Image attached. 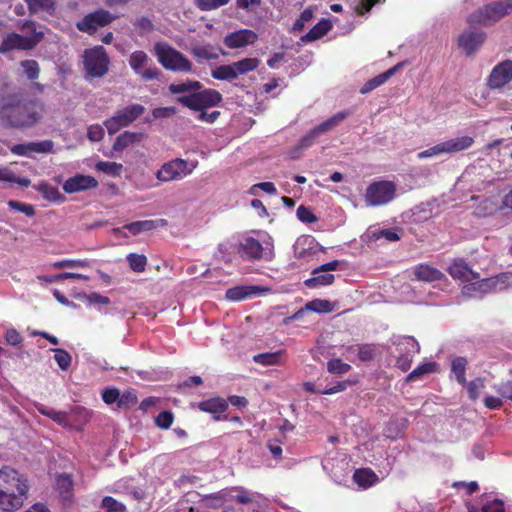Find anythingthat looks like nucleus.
<instances>
[{
	"instance_id": "1",
	"label": "nucleus",
	"mask_w": 512,
	"mask_h": 512,
	"mask_svg": "<svg viewBox=\"0 0 512 512\" xmlns=\"http://www.w3.org/2000/svg\"><path fill=\"white\" fill-rule=\"evenodd\" d=\"M43 112L42 101L28 98L22 92L0 97V120L11 127H31L40 121Z\"/></svg>"
},
{
	"instance_id": "2",
	"label": "nucleus",
	"mask_w": 512,
	"mask_h": 512,
	"mask_svg": "<svg viewBox=\"0 0 512 512\" xmlns=\"http://www.w3.org/2000/svg\"><path fill=\"white\" fill-rule=\"evenodd\" d=\"M28 479L10 466L0 468V511L15 512L28 498Z\"/></svg>"
},
{
	"instance_id": "3",
	"label": "nucleus",
	"mask_w": 512,
	"mask_h": 512,
	"mask_svg": "<svg viewBox=\"0 0 512 512\" xmlns=\"http://www.w3.org/2000/svg\"><path fill=\"white\" fill-rule=\"evenodd\" d=\"M237 252L244 260L270 262L275 258L274 240L269 235L263 241L245 236L239 241Z\"/></svg>"
},
{
	"instance_id": "4",
	"label": "nucleus",
	"mask_w": 512,
	"mask_h": 512,
	"mask_svg": "<svg viewBox=\"0 0 512 512\" xmlns=\"http://www.w3.org/2000/svg\"><path fill=\"white\" fill-rule=\"evenodd\" d=\"M23 31L31 33L29 36H22L12 32L8 34L0 43V53L5 54L12 50H32L44 37L43 32L36 31V25L33 21H25L21 27Z\"/></svg>"
},
{
	"instance_id": "5",
	"label": "nucleus",
	"mask_w": 512,
	"mask_h": 512,
	"mask_svg": "<svg viewBox=\"0 0 512 512\" xmlns=\"http://www.w3.org/2000/svg\"><path fill=\"white\" fill-rule=\"evenodd\" d=\"M512 13V0H499L488 3L473 13L467 19L470 25L487 26L494 24Z\"/></svg>"
},
{
	"instance_id": "6",
	"label": "nucleus",
	"mask_w": 512,
	"mask_h": 512,
	"mask_svg": "<svg viewBox=\"0 0 512 512\" xmlns=\"http://www.w3.org/2000/svg\"><path fill=\"white\" fill-rule=\"evenodd\" d=\"M158 62L166 69L175 72L192 71L190 60L167 43H156L154 46Z\"/></svg>"
},
{
	"instance_id": "7",
	"label": "nucleus",
	"mask_w": 512,
	"mask_h": 512,
	"mask_svg": "<svg viewBox=\"0 0 512 512\" xmlns=\"http://www.w3.org/2000/svg\"><path fill=\"white\" fill-rule=\"evenodd\" d=\"M83 65L87 77L102 78L109 71L110 58L103 46H94L84 51Z\"/></svg>"
},
{
	"instance_id": "8",
	"label": "nucleus",
	"mask_w": 512,
	"mask_h": 512,
	"mask_svg": "<svg viewBox=\"0 0 512 512\" xmlns=\"http://www.w3.org/2000/svg\"><path fill=\"white\" fill-rule=\"evenodd\" d=\"M222 95L215 89L207 88L195 93L177 97V102L193 111H202L209 107L218 106L222 102Z\"/></svg>"
},
{
	"instance_id": "9",
	"label": "nucleus",
	"mask_w": 512,
	"mask_h": 512,
	"mask_svg": "<svg viewBox=\"0 0 512 512\" xmlns=\"http://www.w3.org/2000/svg\"><path fill=\"white\" fill-rule=\"evenodd\" d=\"M396 195V184L393 181H374L366 189L364 200L367 206H382L391 202Z\"/></svg>"
},
{
	"instance_id": "10",
	"label": "nucleus",
	"mask_w": 512,
	"mask_h": 512,
	"mask_svg": "<svg viewBox=\"0 0 512 512\" xmlns=\"http://www.w3.org/2000/svg\"><path fill=\"white\" fill-rule=\"evenodd\" d=\"M145 111L144 106L140 104H132L117 111L115 115L106 119L104 125L110 135L116 134L123 127L129 126Z\"/></svg>"
},
{
	"instance_id": "11",
	"label": "nucleus",
	"mask_w": 512,
	"mask_h": 512,
	"mask_svg": "<svg viewBox=\"0 0 512 512\" xmlns=\"http://www.w3.org/2000/svg\"><path fill=\"white\" fill-rule=\"evenodd\" d=\"M117 18V15H112L108 10L98 9L85 15L77 22L76 27L81 32L93 35L98 28L108 26Z\"/></svg>"
},
{
	"instance_id": "12",
	"label": "nucleus",
	"mask_w": 512,
	"mask_h": 512,
	"mask_svg": "<svg viewBox=\"0 0 512 512\" xmlns=\"http://www.w3.org/2000/svg\"><path fill=\"white\" fill-rule=\"evenodd\" d=\"M192 169L188 168V162L181 158H176L164 163L157 171L156 177L161 182L180 180L189 175Z\"/></svg>"
},
{
	"instance_id": "13",
	"label": "nucleus",
	"mask_w": 512,
	"mask_h": 512,
	"mask_svg": "<svg viewBox=\"0 0 512 512\" xmlns=\"http://www.w3.org/2000/svg\"><path fill=\"white\" fill-rule=\"evenodd\" d=\"M207 498L221 501L222 506L231 501H236L242 505H247L254 501L253 493L241 486L224 488L218 492L207 495Z\"/></svg>"
},
{
	"instance_id": "14",
	"label": "nucleus",
	"mask_w": 512,
	"mask_h": 512,
	"mask_svg": "<svg viewBox=\"0 0 512 512\" xmlns=\"http://www.w3.org/2000/svg\"><path fill=\"white\" fill-rule=\"evenodd\" d=\"M149 61L150 59L148 55L142 50L134 51L129 57V65L131 69L135 73L139 74L145 81L158 79L161 75V71L156 66L148 67L142 70Z\"/></svg>"
},
{
	"instance_id": "15",
	"label": "nucleus",
	"mask_w": 512,
	"mask_h": 512,
	"mask_svg": "<svg viewBox=\"0 0 512 512\" xmlns=\"http://www.w3.org/2000/svg\"><path fill=\"white\" fill-rule=\"evenodd\" d=\"M512 81V60L498 63L490 72L486 85L490 89H500Z\"/></svg>"
},
{
	"instance_id": "16",
	"label": "nucleus",
	"mask_w": 512,
	"mask_h": 512,
	"mask_svg": "<svg viewBox=\"0 0 512 512\" xmlns=\"http://www.w3.org/2000/svg\"><path fill=\"white\" fill-rule=\"evenodd\" d=\"M486 34L483 31L465 30L458 39V45L470 56L484 43Z\"/></svg>"
},
{
	"instance_id": "17",
	"label": "nucleus",
	"mask_w": 512,
	"mask_h": 512,
	"mask_svg": "<svg viewBox=\"0 0 512 512\" xmlns=\"http://www.w3.org/2000/svg\"><path fill=\"white\" fill-rule=\"evenodd\" d=\"M447 271L453 279L462 282H472L480 278V274L472 270L468 263L461 258L453 260Z\"/></svg>"
},
{
	"instance_id": "18",
	"label": "nucleus",
	"mask_w": 512,
	"mask_h": 512,
	"mask_svg": "<svg viewBox=\"0 0 512 512\" xmlns=\"http://www.w3.org/2000/svg\"><path fill=\"white\" fill-rule=\"evenodd\" d=\"M258 35L250 29H240L227 34L224 37V44L230 49L242 48L248 44H254Z\"/></svg>"
},
{
	"instance_id": "19",
	"label": "nucleus",
	"mask_w": 512,
	"mask_h": 512,
	"mask_svg": "<svg viewBox=\"0 0 512 512\" xmlns=\"http://www.w3.org/2000/svg\"><path fill=\"white\" fill-rule=\"evenodd\" d=\"M98 187V181L90 175L78 174L70 177L63 184L66 193H76Z\"/></svg>"
},
{
	"instance_id": "20",
	"label": "nucleus",
	"mask_w": 512,
	"mask_h": 512,
	"mask_svg": "<svg viewBox=\"0 0 512 512\" xmlns=\"http://www.w3.org/2000/svg\"><path fill=\"white\" fill-rule=\"evenodd\" d=\"M198 408L203 412L213 414V418L216 421L228 419L227 415H220L221 413H224L228 409V401L221 397H215L201 401L200 403H198Z\"/></svg>"
},
{
	"instance_id": "21",
	"label": "nucleus",
	"mask_w": 512,
	"mask_h": 512,
	"mask_svg": "<svg viewBox=\"0 0 512 512\" xmlns=\"http://www.w3.org/2000/svg\"><path fill=\"white\" fill-rule=\"evenodd\" d=\"M415 279L422 282H434L442 280L445 275L436 267L421 263L414 267Z\"/></svg>"
},
{
	"instance_id": "22",
	"label": "nucleus",
	"mask_w": 512,
	"mask_h": 512,
	"mask_svg": "<svg viewBox=\"0 0 512 512\" xmlns=\"http://www.w3.org/2000/svg\"><path fill=\"white\" fill-rule=\"evenodd\" d=\"M407 352L399 355L396 359L395 366L403 372L411 368L413 362V354L419 351V344L414 338H407Z\"/></svg>"
},
{
	"instance_id": "23",
	"label": "nucleus",
	"mask_w": 512,
	"mask_h": 512,
	"mask_svg": "<svg viewBox=\"0 0 512 512\" xmlns=\"http://www.w3.org/2000/svg\"><path fill=\"white\" fill-rule=\"evenodd\" d=\"M445 154H454L469 149L474 144L471 136H460L442 142Z\"/></svg>"
},
{
	"instance_id": "24",
	"label": "nucleus",
	"mask_w": 512,
	"mask_h": 512,
	"mask_svg": "<svg viewBox=\"0 0 512 512\" xmlns=\"http://www.w3.org/2000/svg\"><path fill=\"white\" fill-rule=\"evenodd\" d=\"M332 28V24L329 19L323 18L316 25H314L308 33L301 37V41L308 43L318 40L325 36Z\"/></svg>"
},
{
	"instance_id": "25",
	"label": "nucleus",
	"mask_w": 512,
	"mask_h": 512,
	"mask_svg": "<svg viewBox=\"0 0 512 512\" xmlns=\"http://www.w3.org/2000/svg\"><path fill=\"white\" fill-rule=\"evenodd\" d=\"M260 292L259 286H236L226 291V298L232 301H241Z\"/></svg>"
},
{
	"instance_id": "26",
	"label": "nucleus",
	"mask_w": 512,
	"mask_h": 512,
	"mask_svg": "<svg viewBox=\"0 0 512 512\" xmlns=\"http://www.w3.org/2000/svg\"><path fill=\"white\" fill-rule=\"evenodd\" d=\"M400 64L395 65L394 67L388 69L387 71L373 77L372 79L368 80L360 89V93L366 94L375 88L381 86L384 84L390 77H392L395 72L397 71Z\"/></svg>"
},
{
	"instance_id": "27",
	"label": "nucleus",
	"mask_w": 512,
	"mask_h": 512,
	"mask_svg": "<svg viewBox=\"0 0 512 512\" xmlns=\"http://www.w3.org/2000/svg\"><path fill=\"white\" fill-rule=\"evenodd\" d=\"M350 114L351 112L348 110L340 111L319 125L315 126V128L320 135L325 134L340 125L348 116H350Z\"/></svg>"
},
{
	"instance_id": "28",
	"label": "nucleus",
	"mask_w": 512,
	"mask_h": 512,
	"mask_svg": "<svg viewBox=\"0 0 512 512\" xmlns=\"http://www.w3.org/2000/svg\"><path fill=\"white\" fill-rule=\"evenodd\" d=\"M143 137H144L143 133L125 131L116 138V140L113 144V150L114 151H122L123 149L127 148L131 144L141 141L143 139Z\"/></svg>"
},
{
	"instance_id": "29",
	"label": "nucleus",
	"mask_w": 512,
	"mask_h": 512,
	"mask_svg": "<svg viewBox=\"0 0 512 512\" xmlns=\"http://www.w3.org/2000/svg\"><path fill=\"white\" fill-rule=\"evenodd\" d=\"M353 480L360 487H363L366 489V488H369L372 485H374L377 482L378 477L372 469L361 468V469H357L354 472Z\"/></svg>"
},
{
	"instance_id": "30",
	"label": "nucleus",
	"mask_w": 512,
	"mask_h": 512,
	"mask_svg": "<svg viewBox=\"0 0 512 512\" xmlns=\"http://www.w3.org/2000/svg\"><path fill=\"white\" fill-rule=\"evenodd\" d=\"M475 282L465 285L463 293L473 295L475 293H487L493 289L495 282L492 278H485L481 280H474Z\"/></svg>"
},
{
	"instance_id": "31",
	"label": "nucleus",
	"mask_w": 512,
	"mask_h": 512,
	"mask_svg": "<svg viewBox=\"0 0 512 512\" xmlns=\"http://www.w3.org/2000/svg\"><path fill=\"white\" fill-rule=\"evenodd\" d=\"M284 355V350L260 353L253 356V361L263 366L279 365L283 362Z\"/></svg>"
},
{
	"instance_id": "32",
	"label": "nucleus",
	"mask_w": 512,
	"mask_h": 512,
	"mask_svg": "<svg viewBox=\"0 0 512 512\" xmlns=\"http://www.w3.org/2000/svg\"><path fill=\"white\" fill-rule=\"evenodd\" d=\"M56 488L62 499L69 501L73 495V479L68 474L58 475L56 478Z\"/></svg>"
},
{
	"instance_id": "33",
	"label": "nucleus",
	"mask_w": 512,
	"mask_h": 512,
	"mask_svg": "<svg viewBox=\"0 0 512 512\" xmlns=\"http://www.w3.org/2000/svg\"><path fill=\"white\" fill-rule=\"evenodd\" d=\"M468 360L465 357L457 356L451 361V371L460 385L466 384V368Z\"/></svg>"
},
{
	"instance_id": "34",
	"label": "nucleus",
	"mask_w": 512,
	"mask_h": 512,
	"mask_svg": "<svg viewBox=\"0 0 512 512\" xmlns=\"http://www.w3.org/2000/svg\"><path fill=\"white\" fill-rule=\"evenodd\" d=\"M211 75L216 80L233 81L238 78L233 63L220 65L211 71Z\"/></svg>"
},
{
	"instance_id": "35",
	"label": "nucleus",
	"mask_w": 512,
	"mask_h": 512,
	"mask_svg": "<svg viewBox=\"0 0 512 512\" xmlns=\"http://www.w3.org/2000/svg\"><path fill=\"white\" fill-rule=\"evenodd\" d=\"M37 190L42 194V196L49 200L54 202H63L65 197L60 193L59 189L55 186H52L49 183L42 182L39 183L37 186Z\"/></svg>"
},
{
	"instance_id": "36",
	"label": "nucleus",
	"mask_w": 512,
	"mask_h": 512,
	"mask_svg": "<svg viewBox=\"0 0 512 512\" xmlns=\"http://www.w3.org/2000/svg\"><path fill=\"white\" fill-rule=\"evenodd\" d=\"M202 88V84L196 80H188L183 83H172L168 89L171 94H182L185 92L195 93Z\"/></svg>"
},
{
	"instance_id": "37",
	"label": "nucleus",
	"mask_w": 512,
	"mask_h": 512,
	"mask_svg": "<svg viewBox=\"0 0 512 512\" xmlns=\"http://www.w3.org/2000/svg\"><path fill=\"white\" fill-rule=\"evenodd\" d=\"M30 13L36 14L39 11H45L52 14L55 10L54 0H25Z\"/></svg>"
},
{
	"instance_id": "38",
	"label": "nucleus",
	"mask_w": 512,
	"mask_h": 512,
	"mask_svg": "<svg viewBox=\"0 0 512 512\" xmlns=\"http://www.w3.org/2000/svg\"><path fill=\"white\" fill-rule=\"evenodd\" d=\"M0 181L8 183H16L21 187L27 188L31 184V180L26 177H18L9 168H0Z\"/></svg>"
},
{
	"instance_id": "39",
	"label": "nucleus",
	"mask_w": 512,
	"mask_h": 512,
	"mask_svg": "<svg viewBox=\"0 0 512 512\" xmlns=\"http://www.w3.org/2000/svg\"><path fill=\"white\" fill-rule=\"evenodd\" d=\"M260 60L258 58H244L233 62L237 75H244L258 68Z\"/></svg>"
},
{
	"instance_id": "40",
	"label": "nucleus",
	"mask_w": 512,
	"mask_h": 512,
	"mask_svg": "<svg viewBox=\"0 0 512 512\" xmlns=\"http://www.w3.org/2000/svg\"><path fill=\"white\" fill-rule=\"evenodd\" d=\"M334 279H335V277L333 274L326 273V272L313 274V277H311L305 281V285L308 288H317L320 286H328L334 282Z\"/></svg>"
},
{
	"instance_id": "41",
	"label": "nucleus",
	"mask_w": 512,
	"mask_h": 512,
	"mask_svg": "<svg viewBox=\"0 0 512 512\" xmlns=\"http://www.w3.org/2000/svg\"><path fill=\"white\" fill-rule=\"evenodd\" d=\"M53 146L54 144L51 140L29 142L25 144L28 157L34 153H51L53 151Z\"/></svg>"
},
{
	"instance_id": "42",
	"label": "nucleus",
	"mask_w": 512,
	"mask_h": 512,
	"mask_svg": "<svg viewBox=\"0 0 512 512\" xmlns=\"http://www.w3.org/2000/svg\"><path fill=\"white\" fill-rule=\"evenodd\" d=\"M95 167L98 171L113 177L120 176L123 171V165L117 162L99 161Z\"/></svg>"
},
{
	"instance_id": "43",
	"label": "nucleus",
	"mask_w": 512,
	"mask_h": 512,
	"mask_svg": "<svg viewBox=\"0 0 512 512\" xmlns=\"http://www.w3.org/2000/svg\"><path fill=\"white\" fill-rule=\"evenodd\" d=\"M125 229H127L130 233L133 235H137L144 231H150L156 228V222L153 220H141V221H135L131 222L129 224H126L124 226Z\"/></svg>"
},
{
	"instance_id": "44",
	"label": "nucleus",
	"mask_w": 512,
	"mask_h": 512,
	"mask_svg": "<svg viewBox=\"0 0 512 512\" xmlns=\"http://www.w3.org/2000/svg\"><path fill=\"white\" fill-rule=\"evenodd\" d=\"M127 261L134 272L142 273L146 269L147 257L143 254L130 253L127 255Z\"/></svg>"
},
{
	"instance_id": "45",
	"label": "nucleus",
	"mask_w": 512,
	"mask_h": 512,
	"mask_svg": "<svg viewBox=\"0 0 512 512\" xmlns=\"http://www.w3.org/2000/svg\"><path fill=\"white\" fill-rule=\"evenodd\" d=\"M436 363L435 362H428L423 363L419 366H417L414 370H412L406 377V381H415L422 377L425 374H429L435 371Z\"/></svg>"
},
{
	"instance_id": "46",
	"label": "nucleus",
	"mask_w": 512,
	"mask_h": 512,
	"mask_svg": "<svg viewBox=\"0 0 512 512\" xmlns=\"http://www.w3.org/2000/svg\"><path fill=\"white\" fill-rule=\"evenodd\" d=\"M305 309L316 313H329L332 312L333 306L329 300L314 299L306 303Z\"/></svg>"
},
{
	"instance_id": "47",
	"label": "nucleus",
	"mask_w": 512,
	"mask_h": 512,
	"mask_svg": "<svg viewBox=\"0 0 512 512\" xmlns=\"http://www.w3.org/2000/svg\"><path fill=\"white\" fill-rule=\"evenodd\" d=\"M466 387L468 397L472 401H476L479 398L480 392L485 388V378L478 377L470 382L466 381Z\"/></svg>"
},
{
	"instance_id": "48",
	"label": "nucleus",
	"mask_w": 512,
	"mask_h": 512,
	"mask_svg": "<svg viewBox=\"0 0 512 512\" xmlns=\"http://www.w3.org/2000/svg\"><path fill=\"white\" fill-rule=\"evenodd\" d=\"M351 366L348 363L343 362L339 358H334L328 361L327 370L331 374L342 375L349 372Z\"/></svg>"
},
{
	"instance_id": "49",
	"label": "nucleus",
	"mask_w": 512,
	"mask_h": 512,
	"mask_svg": "<svg viewBox=\"0 0 512 512\" xmlns=\"http://www.w3.org/2000/svg\"><path fill=\"white\" fill-rule=\"evenodd\" d=\"M191 54L198 60H211L218 58V55L213 53L210 46H194L191 48Z\"/></svg>"
},
{
	"instance_id": "50",
	"label": "nucleus",
	"mask_w": 512,
	"mask_h": 512,
	"mask_svg": "<svg viewBox=\"0 0 512 512\" xmlns=\"http://www.w3.org/2000/svg\"><path fill=\"white\" fill-rule=\"evenodd\" d=\"M137 395L134 390H126L120 394L117 407L120 409H129L137 403Z\"/></svg>"
},
{
	"instance_id": "51",
	"label": "nucleus",
	"mask_w": 512,
	"mask_h": 512,
	"mask_svg": "<svg viewBox=\"0 0 512 512\" xmlns=\"http://www.w3.org/2000/svg\"><path fill=\"white\" fill-rule=\"evenodd\" d=\"M358 351V356L360 360L362 361H370L375 356V350L371 345L364 344V345H356V346H350L347 348V351Z\"/></svg>"
},
{
	"instance_id": "52",
	"label": "nucleus",
	"mask_w": 512,
	"mask_h": 512,
	"mask_svg": "<svg viewBox=\"0 0 512 512\" xmlns=\"http://www.w3.org/2000/svg\"><path fill=\"white\" fill-rule=\"evenodd\" d=\"M20 64L29 80H35L39 77L40 68L37 61L23 60Z\"/></svg>"
},
{
	"instance_id": "53",
	"label": "nucleus",
	"mask_w": 512,
	"mask_h": 512,
	"mask_svg": "<svg viewBox=\"0 0 512 512\" xmlns=\"http://www.w3.org/2000/svg\"><path fill=\"white\" fill-rule=\"evenodd\" d=\"M102 508L107 512H127L126 506L111 496L102 499Z\"/></svg>"
},
{
	"instance_id": "54",
	"label": "nucleus",
	"mask_w": 512,
	"mask_h": 512,
	"mask_svg": "<svg viewBox=\"0 0 512 512\" xmlns=\"http://www.w3.org/2000/svg\"><path fill=\"white\" fill-rule=\"evenodd\" d=\"M54 352V359L59 368L64 371L68 370L72 362L71 355L64 349H55Z\"/></svg>"
},
{
	"instance_id": "55",
	"label": "nucleus",
	"mask_w": 512,
	"mask_h": 512,
	"mask_svg": "<svg viewBox=\"0 0 512 512\" xmlns=\"http://www.w3.org/2000/svg\"><path fill=\"white\" fill-rule=\"evenodd\" d=\"M296 215L303 223L311 224L318 221V217L313 213V211L304 205H300L297 208Z\"/></svg>"
},
{
	"instance_id": "56",
	"label": "nucleus",
	"mask_w": 512,
	"mask_h": 512,
	"mask_svg": "<svg viewBox=\"0 0 512 512\" xmlns=\"http://www.w3.org/2000/svg\"><path fill=\"white\" fill-rule=\"evenodd\" d=\"M173 420L174 415L171 411H162L155 418V424L161 429H169Z\"/></svg>"
},
{
	"instance_id": "57",
	"label": "nucleus",
	"mask_w": 512,
	"mask_h": 512,
	"mask_svg": "<svg viewBox=\"0 0 512 512\" xmlns=\"http://www.w3.org/2000/svg\"><path fill=\"white\" fill-rule=\"evenodd\" d=\"M8 206L13 210L24 213L26 216L32 217L35 215V208L31 204L10 200L8 201Z\"/></svg>"
},
{
	"instance_id": "58",
	"label": "nucleus",
	"mask_w": 512,
	"mask_h": 512,
	"mask_svg": "<svg viewBox=\"0 0 512 512\" xmlns=\"http://www.w3.org/2000/svg\"><path fill=\"white\" fill-rule=\"evenodd\" d=\"M89 262L87 260H72V259H64L60 261H56L52 264V266L56 269H62L67 267H87Z\"/></svg>"
},
{
	"instance_id": "59",
	"label": "nucleus",
	"mask_w": 512,
	"mask_h": 512,
	"mask_svg": "<svg viewBox=\"0 0 512 512\" xmlns=\"http://www.w3.org/2000/svg\"><path fill=\"white\" fill-rule=\"evenodd\" d=\"M119 396H120V391H119V389H117L115 387L106 388L102 392V400L107 405H111L114 403L118 404Z\"/></svg>"
},
{
	"instance_id": "60",
	"label": "nucleus",
	"mask_w": 512,
	"mask_h": 512,
	"mask_svg": "<svg viewBox=\"0 0 512 512\" xmlns=\"http://www.w3.org/2000/svg\"><path fill=\"white\" fill-rule=\"evenodd\" d=\"M306 244H308V249H312L311 245L313 244V239L309 237L300 238L297 240L295 244V255L299 258H303L307 254V249L305 248Z\"/></svg>"
},
{
	"instance_id": "61",
	"label": "nucleus",
	"mask_w": 512,
	"mask_h": 512,
	"mask_svg": "<svg viewBox=\"0 0 512 512\" xmlns=\"http://www.w3.org/2000/svg\"><path fill=\"white\" fill-rule=\"evenodd\" d=\"M228 2L229 0H197L198 7L203 11L217 9Z\"/></svg>"
},
{
	"instance_id": "62",
	"label": "nucleus",
	"mask_w": 512,
	"mask_h": 512,
	"mask_svg": "<svg viewBox=\"0 0 512 512\" xmlns=\"http://www.w3.org/2000/svg\"><path fill=\"white\" fill-rule=\"evenodd\" d=\"M319 136H320V134L318 133V131L314 127L306 135H304L301 138V140L299 142V147L302 148V149L309 148L310 146H312L316 142V140H317V138Z\"/></svg>"
},
{
	"instance_id": "63",
	"label": "nucleus",
	"mask_w": 512,
	"mask_h": 512,
	"mask_svg": "<svg viewBox=\"0 0 512 512\" xmlns=\"http://www.w3.org/2000/svg\"><path fill=\"white\" fill-rule=\"evenodd\" d=\"M87 137L92 142L101 141L104 137V129L99 124L90 125L88 127Z\"/></svg>"
},
{
	"instance_id": "64",
	"label": "nucleus",
	"mask_w": 512,
	"mask_h": 512,
	"mask_svg": "<svg viewBox=\"0 0 512 512\" xmlns=\"http://www.w3.org/2000/svg\"><path fill=\"white\" fill-rule=\"evenodd\" d=\"M481 510L482 512H505L504 503L499 499L487 502L482 506Z\"/></svg>"
}]
</instances>
